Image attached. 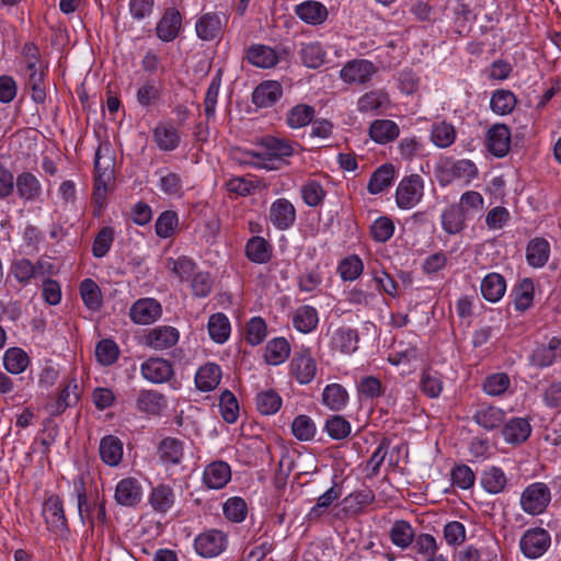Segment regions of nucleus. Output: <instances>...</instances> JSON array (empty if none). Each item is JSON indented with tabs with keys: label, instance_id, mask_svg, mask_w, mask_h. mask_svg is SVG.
<instances>
[{
	"label": "nucleus",
	"instance_id": "obj_57",
	"mask_svg": "<svg viewBox=\"0 0 561 561\" xmlns=\"http://www.w3.org/2000/svg\"><path fill=\"white\" fill-rule=\"evenodd\" d=\"M179 218L175 211L165 210L156 221V233L163 239L171 237L178 227Z\"/></svg>",
	"mask_w": 561,
	"mask_h": 561
},
{
	"label": "nucleus",
	"instance_id": "obj_59",
	"mask_svg": "<svg viewBox=\"0 0 561 561\" xmlns=\"http://www.w3.org/2000/svg\"><path fill=\"white\" fill-rule=\"evenodd\" d=\"M456 133L451 125L447 123H439L433 126L432 141L440 148H446L455 141Z\"/></svg>",
	"mask_w": 561,
	"mask_h": 561
},
{
	"label": "nucleus",
	"instance_id": "obj_27",
	"mask_svg": "<svg viewBox=\"0 0 561 561\" xmlns=\"http://www.w3.org/2000/svg\"><path fill=\"white\" fill-rule=\"evenodd\" d=\"M550 255V244L543 238L530 240L526 249V260L533 267H542Z\"/></svg>",
	"mask_w": 561,
	"mask_h": 561
},
{
	"label": "nucleus",
	"instance_id": "obj_7",
	"mask_svg": "<svg viewBox=\"0 0 561 561\" xmlns=\"http://www.w3.org/2000/svg\"><path fill=\"white\" fill-rule=\"evenodd\" d=\"M181 27L182 14L176 8L171 7L165 9L157 23L156 34L160 41L169 43L179 36Z\"/></svg>",
	"mask_w": 561,
	"mask_h": 561
},
{
	"label": "nucleus",
	"instance_id": "obj_25",
	"mask_svg": "<svg viewBox=\"0 0 561 561\" xmlns=\"http://www.w3.org/2000/svg\"><path fill=\"white\" fill-rule=\"evenodd\" d=\"M220 380L221 368L214 363L202 366L195 375L196 387L204 392L214 390L219 385Z\"/></svg>",
	"mask_w": 561,
	"mask_h": 561
},
{
	"label": "nucleus",
	"instance_id": "obj_44",
	"mask_svg": "<svg viewBox=\"0 0 561 561\" xmlns=\"http://www.w3.org/2000/svg\"><path fill=\"white\" fill-rule=\"evenodd\" d=\"M80 295L84 305L90 310H99L102 305V294L99 285L91 278H85L80 284Z\"/></svg>",
	"mask_w": 561,
	"mask_h": 561
},
{
	"label": "nucleus",
	"instance_id": "obj_53",
	"mask_svg": "<svg viewBox=\"0 0 561 561\" xmlns=\"http://www.w3.org/2000/svg\"><path fill=\"white\" fill-rule=\"evenodd\" d=\"M328 435L336 440L346 438L351 433V424L342 415H333L325 421Z\"/></svg>",
	"mask_w": 561,
	"mask_h": 561
},
{
	"label": "nucleus",
	"instance_id": "obj_62",
	"mask_svg": "<svg viewBox=\"0 0 561 561\" xmlns=\"http://www.w3.org/2000/svg\"><path fill=\"white\" fill-rule=\"evenodd\" d=\"M161 89L153 80L146 81L137 90V102L142 106H151L160 99Z\"/></svg>",
	"mask_w": 561,
	"mask_h": 561
},
{
	"label": "nucleus",
	"instance_id": "obj_61",
	"mask_svg": "<svg viewBox=\"0 0 561 561\" xmlns=\"http://www.w3.org/2000/svg\"><path fill=\"white\" fill-rule=\"evenodd\" d=\"M247 513V503L241 497H230L224 505V514L231 522L240 523L244 520Z\"/></svg>",
	"mask_w": 561,
	"mask_h": 561
},
{
	"label": "nucleus",
	"instance_id": "obj_37",
	"mask_svg": "<svg viewBox=\"0 0 561 561\" xmlns=\"http://www.w3.org/2000/svg\"><path fill=\"white\" fill-rule=\"evenodd\" d=\"M318 312L311 306L299 307L293 318L294 327L302 333H309L313 331L318 324Z\"/></svg>",
	"mask_w": 561,
	"mask_h": 561
},
{
	"label": "nucleus",
	"instance_id": "obj_4",
	"mask_svg": "<svg viewBox=\"0 0 561 561\" xmlns=\"http://www.w3.org/2000/svg\"><path fill=\"white\" fill-rule=\"evenodd\" d=\"M290 369L297 381L301 385L310 383L317 373V363L310 348L301 347L294 353Z\"/></svg>",
	"mask_w": 561,
	"mask_h": 561
},
{
	"label": "nucleus",
	"instance_id": "obj_46",
	"mask_svg": "<svg viewBox=\"0 0 561 561\" xmlns=\"http://www.w3.org/2000/svg\"><path fill=\"white\" fill-rule=\"evenodd\" d=\"M153 137L161 150L171 151L179 146L180 137L172 126L159 125L153 130Z\"/></svg>",
	"mask_w": 561,
	"mask_h": 561
},
{
	"label": "nucleus",
	"instance_id": "obj_43",
	"mask_svg": "<svg viewBox=\"0 0 561 561\" xmlns=\"http://www.w3.org/2000/svg\"><path fill=\"white\" fill-rule=\"evenodd\" d=\"M481 484L489 493L497 494L504 490L506 485V477L502 469L491 467L483 471Z\"/></svg>",
	"mask_w": 561,
	"mask_h": 561
},
{
	"label": "nucleus",
	"instance_id": "obj_30",
	"mask_svg": "<svg viewBox=\"0 0 561 561\" xmlns=\"http://www.w3.org/2000/svg\"><path fill=\"white\" fill-rule=\"evenodd\" d=\"M505 289V279L502 275L497 273H490L482 279V296L491 302L500 300L503 297Z\"/></svg>",
	"mask_w": 561,
	"mask_h": 561
},
{
	"label": "nucleus",
	"instance_id": "obj_24",
	"mask_svg": "<svg viewBox=\"0 0 561 561\" xmlns=\"http://www.w3.org/2000/svg\"><path fill=\"white\" fill-rule=\"evenodd\" d=\"M79 400V392L77 383L67 385L59 396L46 403L45 409L49 413V415H59L61 414L68 407L76 404Z\"/></svg>",
	"mask_w": 561,
	"mask_h": 561
},
{
	"label": "nucleus",
	"instance_id": "obj_45",
	"mask_svg": "<svg viewBox=\"0 0 561 561\" xmlns=\"http://www.w3.org/2000/svg\"><path fill=\"white\" fill-rule=\"evenodd\" d=\"M517 103L516 96L508 90H496L491 98L490 106L492 111L500 115L511 113Z\"/></svg>",
	"mask_w": 561,
	"mask_h": 561
},
{
	"label": "nucleus",
	"instance_id": "obj_42",
	"mask_svg": "<svg viewBox=\"0 0 561 561\" xmlns=\"http://www.w3.org/2000/svg\"><path fill=\"white\" fill-rule=\"evenodd\" d=\"M28 363L27 354L19 347H11L4 353L3 364L5 369L11 374L16 375L24 371Z\"/></svg>",
	"mask_w": 561,
	"mask_h": 561
},
{
	"label": "nucleus",
	"instance_id": "obj_10",
	"mask_svg": "<svg viewBox=\"0 0 561 561\" xmlns=\"http://www.w3.org/2000/svg\"><path fill=\"white\" fill-rule=\"evenodd\" d=\"M43 515L51 531L62 533L68 529L64 505L59 496L51 495L44 502Z\"/></svg>",
	"mask_w": 561,
	"mask_h": 561
},
{
	"label": "nucleus",
	"instance_id": "obj_29",
	"mask_svg": "<svg viewBox=\"0 0 561 561\" xmlns=\"http://www.w3.org/2000/svg\"><path fill=\"white\" fill-rule=\"evenodd\" d=\"M296 14L309 24H321L328 18L327 8L318 1H305L297 5Z\"/></svg>",
	"mask_w": 561,
	"mask_h": 561
},
{
	"label": "nucleus",
	"instance_id": "obj_21",
	"mask_svg": "<svg viewBox=\"0 0 561 561\" xmlns=\"http://www.w3.org/2000/svg\"><path fill=\"white\" fill-rule=\"evenodd\" d=\"M99 451L104 463L115 467L123 458V443L114 435H106L100 442Z\"/></svg>",
	"mask_w": 561,
	"mask_h": 561
},
{
	"label": "nucleus",
	"instance_id": "obj_40",
	"mask_svg": "<svg viewBox=\"0 0 561 561\" xmlns=\"http://www.w3.org/2000/svg\"><path fill=\"white\" fill-rule=\"evenodd\" d=\"M415 537L414 529L409 522L396 520L390 529V539L392 543L399 548H408Z\"/></svg>",
	"mask_w": 561,
	"mask_h": 561
},
{
	"label": "nucleus",
	"instance_id": "obj_34",
	"mask_svg": "<svg viewBox=\"0 0 561 561\" xmlns=\"http://www.w3.org/2000/svg\"><path fill=\"white\" fill-rule=\"evenodd\" d=\"M473 420L483 428L490 431L499 427L504 421V412L496 407H481L473 415Z\"/></svg>",
	"mask_w": 561,
	"mask_h": 561
},
{
	"label": "nucleus",
	"instance_id": "obj_12",
	"mask_svg": "<svg viewBox=\"0 0 561 561\" xmlns=\"http://www.w3.org/2000/svg\"><path fill=\"white\" fill-rule=\"evenodd\" d=\"M511 147V131L503 124H495L488 130L486 148L495 157L506 156Z\"/></svg>",
	"mask_w": 561,
	"mask_h": 561
},
{
	"label": "nucleus",
	"instance_id": "obj_56",
	"mask_svg": "<svg viewBox=\"0 0 561 561\" xmlns=\"http://www.w3.org/2000/svg\"><path fill=\"white\" fill-rule=\"evenodd\" d=\"M167 267L179 276L181 280H188L195 274V263L187 256L168 259Z\"/></svg>",
	"mask_w": 561,
	"mask_h": 561
},
{
	"label": "nucleus",
	"instance_id": "obj_19",
	"mask_svg": "<svg viewBox=\"0 0 561 561\" xmlns=\"http://www.w3.org/2000/svg\"><path fill=\"white\" fill-rule=\"evenodd\" d=\"M282 93V85L277 81H265L254 89L252 101L259 107H270L278 101Z\"/></svg>",
	"mask_w": 561,
	"mask_h": 561
},
{
	"label": "nucleus",
	"instance_id": "obj_58",
	"mask_svg": "<svg viewBox=\"0 0 561 561\" xmlns=\"http://www.w3.org/2000/svg\"><path fill=\"white\" fill-rule=\"evenodd\" d=\"M219 407L221 410L222 419L227 423H233L237 421L239 415V404L231 391L226 390L221 393L219 399Z\"/></svg>",
	"mask_w": 561,
	"mask_h": 561
},
{
	"label": "nucleus",
	"instance_id": "obj_22",
	"mask_svg": "<svg viewBox=\"0 0 561 561\" xmlns=\"http://www.w3.org/2000/svg\"><path fill=\"white\" fill-rule=\"evenodd\" d=\"M160 461L165 465H178L183 458V443L173 437L163 438L157 449Z\"/></svg>",
	"mask_w": 561,
	"mask_h": 561
},
{
	"label": "nucleus",
	"instance_id": "obj_2",
	"mask_svg": "<svg viewBox=\"0 0 561 561\" xmlns=\"http://www.w3.org/2000/svg\"><path fill=\"white\" fill-rule=\"evenodd\" d=\"M424 183L419 174L404 176L396 191V202L401 209H411L423 197Z\"/></svg>",
	"mask_w": 561,
	"mask_h": 561
},
{
	"label": "nucleus",
	"instance_id": "obj_36",
	"mask_svg": "<svg viewBox=\"0 0 561 561\" xmlns=\"http://www.w3.org/2000/svg\"><path fill=\"white\" fill-rule=\"evenodd\" d=\"M357 332L350 328L337 329L332 337V346L345 354L355 352L357 350Z\"/></svg>",
	"mask_w": 561,
	"mask_h": 561
},
{
	"label": "nucleus",
	"instance_id": "obj_13",
	"mask_svg": "<svg viewBox=\"0 0 561 561\" xmlns=\"http://www.w3.org/2000/svg\"><path fill=\"white\" fill-rule=\"evenodd\" d=\"M179 331L170 325L157 327L149 331L145 336V343L147 346L163 351L174 346L179 341Z\"/></svg>",
	"mask_w": 561,
	"mask_h": 561
},
{
	"label": "nucleus",
	"instance_id": "obj_8",
	"mask_svg": "<svg viewBox=\"0 0 561 561\" xmlns=\"http://www.w3.org/2000/svg\"><path fill=\"white\" fill-rule=\"evenodd\" d=\"M260 145L264 149L263 152H248V154L262 161H272L290 157L294 153L293 145L289 141L276 137H264Z\"/></svg>",
	"mask_w": 561,
	"mask_h": 561
},
{
	"label": "nucleus",
	"instance_id": "obj_26",
	"mask_svg": "<svg viewBox=\"0 0 561 561\" xmlns=\"http://www.w3.org/2000/svg\"><path fill=\"white\" fill-rule=\"evenodd\" d=\"M502 433L507 443L519 444L529 437L531 427L528 420L514 417L504 425Z\"/></svg>",
	"mask_w": 561,
	"mask_h": 561
},
{
	"label": "nucleus",
	"instance_id": "obj_38",
	"mask_svg": "<svg viewBox=\"0 0 561 561\" xmlns=\"http://www.w3.org/2000/svg\"><path fill=\"white\" fill-rule=\"evenodd\" d=\"M247 58L249 62L260 68H271L277 62V56L274 50L263 45L251 46L248 49Z\"/></svg>",
	"mask_w": 561,
	"mask_h": 561
},
{
	"label": "nucleus",
	"instance_id": "obj_6",
	"mask_svg": "<svg viewBox=\"0 0 561 561\" xmlns=\"http://www.w3.org/2000/svg\"><path fill=\"white\" fill-rule=\"evenodd\" d=\"M227 539L224 533L211 529L201 534L195 539V550L205 558L220 554L226 548Z\"/></svg>",
	"mask_w": 561,
	"mask_h": 561
},
{
	"label": "nucleus",
	"instance_id": "obj_39",
	"mask_svg": "<svg viewBox=\"0 0 561 561\" xmlns=\"http://www.w3.org/2000/svg\"><path fill=\"white\" fill-rule=\"evenodd\" d=\"M374 500L375 494L369 489L355 491L343 499V510L346 511L347 513L357 514L365 506L373 503Z\"/></svg>",
	"mask_w": 561,
	"mask_h": 561
},
{
	"label": "nucleus",
	"instance_id": "obj_49",
	"mask_svg": "<svg viewBox=\"0 0 561 561\" xmlns=\"http://www.w3.org/2000/svg\"><path fill=\"white\" fill-rule=\"evenodd\" d=\"M256 407L262 414H275L282 407V398L275 390L262 391L256 397Z\"/></svg>",
	"mask_w": 561,
	"mask_h": 561
},
{
	"label": "nucleus",
	"instance_id": "obj_17",
	"mask_svg": "<svg viewBox=\"0 0 561 561\" xmlns=\"http://www.w3.org/2000/svg\"><path fill=\"white\" fill-rule=\"evenodd\" d=\"M296 219V211L293 204L285 199L279 198L275 201L270 209V220L280 230L289 228Z\"/></svg>",
	"mask_w": 561,
	"mask_h": 561
},
{
	"label": "nucleus",
	"instance_id": "obj_63",
	"mask_svg": "<svg viewBox=\"0 0 561 561\" xmlns=\"http://www.w3.org/2000/svg\"><path fill=\"white\" fill-rule=\"evenodd\" d=\"M421 390L430 398H437L443 390V382L436 371L424 370L420 381Z\"/></svg>",
	"mask_w": 561,
	"mask_h": 561
},
{
	"label": "nucleus",
	"instance_id": "obj_16",
	"mask_svg": "<svg viewBox=\"0 0 561 561\" xmlns=\"http://www.w3.org/2000/svg\"><path fill=\"white\" fill-rule=\"evenodd\" d=\"M141 496V485L135 478H125L116 485L115 500L121 505L134 506L140 502Z\"/></svg>",
	"mask_w": 561,
	"mask_h": 561
},
{
	"label": "nucleus",
	"instance_id": "obj_23",
	"mask_svg": "<svg viewBox=\"0 0 561 561\" xmlns=\"http://www.w3.org/2000/svg\"><path fill=\"white\" fill-rule=\"evenodd\" d=\"M16 192L25 202L36 201L42 194L38 179L31 172H22L15 181Z\"/></svg>",
	"mask_w": 561,
	"mask_h": 561
},
{
	"label": "nucleus",
	"instance_id": "obj_41",
	"mask_svg": "<svg viewBox=\"0 0 561 561\" xmlns=\"http://www.w3.org/2000/svg\"><path fill=\"white\" fill-rule=\"evenodd\" d=\"M245 253L254 263H266L271 259V247L264 238L252 237L245 245Z\"/></svg>",
	"mask_w": 561,
	"mask_h": 561
},
{
	"label": "nucleus",
	"instance_id": "obj_35",
	"mask_svg": "<svg viewBox=\"0 0 561 561\" xmlns=\"http://www.w3.org/2000/svg\"><path fill=\"white\" fill-rule=\"evenodd\" d=\"M290 353V346L286 339L277 337L270 341L265 347V360L270 365H278L285 362Z\"/></svg>",
	"mask_w": 561,
	"mask_h": 561
},
{
	"label": "nucleus",
	"instance_id": "obj_51",
	"mask_svg": "<svg viewBox=\"0 0 561 561\" xmlns=\"http://www.w3.org/2000/svg\"><path fill=\"white\" fill-rule=\"evenodd\" d=\"M300 58L305 66L318 68L324 62L325 54L319 43H309L302 45Z\"/></svg>",
	"mask_w": 561,
	"mask_h": 561
},
{
	"label": "nucleus",
	"instance_id": "obj_54",
	"mask_svg": "<svg viewBox=\"0 0 561 561\" xmlns=\"http://www.w3.org/2000/svg\"><path fill=\"white\" fill-rule=\"evenodd\" d=\"M174 502V494L169 486L160 485L153 489L150 503L152 507L161 513L167 512Z\"/></svg>",
	"mask_w": 561,
	"mask_h": 561
},
{
	"label": "nucleus",
	"instance_id": "obj_28",
	"mask_svg": "<svg viewBox=\"0 0 561 561\" xmlns=\"http://www.w3.org/2000/svg\"><path fill=\"white\" fill-rule=\"evenodd\" d=\"M136 407L141 412L158 415L165 407V399L162 393L156 390H141Z\"/></svg>",
	"mask_w": 561,
	"mask_h": 561
},
{
	"label": "nucleus",
	"instance_id": "obj_3",
	"mask_svg": "<svg viewBox=\"0 0 561 561\" xmlns=\"http://www.w3.org/2000/svg\"><path fill=\"white\" fill-rule=\"evenodd\" d=\"M550 534L540 527L526 530L519 540V548L528 559L541 557L550 547Z\"/></svg>",
	"mask_w": 561,
	"mask_h": 561
},
{
	"label": "nucleus",
	"instance_id": "obj_15",
	"mask_svg": "<svg viewBox=\"0 0 561 561\" xmlns=\"http://www.w3.org/2000/svg\"><path fill=\"white\" fill-rule=\"evenodd\" d=\"M375 66L368 60H353L341 70V78L348 83H365L375 72Z\"/></svg>",
	"mask_w": 561,
	"mask_h": 561
},
{
	"label": "nucleus",
	"instance_id": "obj_1",
	"mask_svg": "<svg viewBox=\"0 0 561 561\" xmlns=\"http://www.w3.org/2000/svg\"><path fill=\"white\" fill-rule=\"evenodd\" d=\"M551 501V492L547 484L534 482L529 484L520 495L522 510L533 516L546 511Z\"/></svg>",
	"mask_w": 561,
	"mask_h": 561
},
{
	"label": "nucleus",
	"instance_id": "obj_31",
	"mask_svg": "<svg viewBox=\"0 0 561 561\" xmlns=\"http://www.w3.org/2000/svg\"><path fill=\"white\" fill-rule=\"evenodd\" d=\"M369 136L378 144H386L399 136V127L393 121L377 119L369 127Z\"/></svg>",
	"mask_w": 561,
	"mask_h": 561
},
{
	"label": "nucleus",
	"instance_id": "obj_47",
	"mask_svg": "<svg viewBox=\"0 0 561 561\" xmlns=\"http://www.w3.org/2000/svg\"><path fill=\"white\" fill-rule=\"evenodd\" d=\"M208 332L217 343H224L230 334V322L224 313H215L208 320Z\"/></svg>",
	"mask_w": 561,
	"mask_h": 561
},
{
	"label": "nucleus",
	"instance_id": "obj_60",
	"mask_svg": "<svg viewBox=\"0 0 561 561\" xmlns=\"http://www.w3.org/2000/svg\"><path fill=\"white\" fill-rule=\"evenodd\" d=\"M114 240V229L112 227H104L96 234L93 245L92 253L95 257H103L110 251Z\"/></svg>",
	"mask_w": 561,
	"mask_h": 561
},
{
	"label": "nucleus",
	"instance_id": "obj_55",
	"mask_svg": "<svg viewBox=\"0 0 561 561\" xmlns=\"http://www.w3.org/2000/svg\"><path fill=\"white\" fill-rule=\"evenodd\" d=\"M291 432L299 440H310L314 437L316 425L307 415H298L291 424Z\"/></svg>",
	"mask_w": 561,
	"mask_h": 561
},
{
	"label": "nucleus",
	"instance_id": "obj_9",
	"mask_svg": "<svg viewBox=\"0 0 561 561\" xmlns=\"http://www.w3.org/2000/svg\"><path fill=\"white\" fill-rule=\"evenodd\" d=\"M140 373L145 379L152 383H162L173 376L172 364L160 357H150L140 366Z\"/></svg>",
	"mask_w": 561,
	"mask_h": 561
},
{
	"label": "nucleus",
	"instance_id": "obj_50",
	"mask_svg": "<svg viewBox=\"0 0 561 561\" xmlns=\"http://www.w3.org/2000/svg\"><path fill=\"white\" fill-rule=\"evenodd\" d=\"M341 490L335 485L331 486L323 494L318 497L317 504L308 513L309 520H316L320 518L325 510L341 496Z\"/></svg>",
	"mask_w": 561,
	"mask_h": 561
},
{
	"label": "nucleus",
	"instance_id": "obj_18",
	"mask_svg": "<svg viewBox=\"0 0 561 561\" xmlns=\"http://www.w3.org/2000/svg\"><path fill=\"white\" fill-rule=\"evenodd\" d=\"M231 479V470L225 461H214L208 465L203 474V480L209 489H221Z\"/></svg>",
	"mask_w": 561,
	"mask_h": 561
},
{
	"label": "nucleus",
	"instance_id": "obj_20",
	"mask_svg": "<svg viewBox=\"0 0 561 561\" xmlns=\"http://www.w3.org/2000/svg\"><path fill=\"white\" fill-rule=\"evenodd\" d=\"M468 217L466 209L453 204L442 214V227L449 234L459 233L465 229Z\"/></svg>",
	"mask_w": 561,
	"mask_h": 561
},
{
	"label": "nucleus",
	"instance_id": "obj_14",
	"mask_svg": "<svg viewBox=\"0 0 561 561\" xmlns=\"http://www.w3.org/2000/svg\"><path fill=\"white\" fill-rule=\"evenodd\" d=\"M76 492L78 497V512L81 517V519L84 518V513L87 515V518L90 520L91 525L93 526L95 523H99L100 525L106 524V510H105V503L100 502L94 505L93 508H90L87 506V495L83 482L80 481L79 485L76 483Z\"/></svg>",
	"mask_w": 561,
	"mask_h": 561
},
{
	"label": "nucleus",
	"instance_id": "obj_5",
	"mask_svg": "<svg viewBox=\"0 0 561 561\" xmlns=\"http://www.w3.org/2000/svg\"><path fill=\"white\" fill-rule=\"evenodd\" d=\"M227 20L225 15L216 12H207L202 14L195 24V31L198 38L210 42L220 37L224 25Z\"/></svg>",
	"mask_w": 561,
	"mask_h": 561
},
{
	"label": "nucleus",
	"instance_id": "obj_33",
	"mask_svg": "<svg viewBox=\"0 0 561 561\" xmlns=\"http://www.w3.org/2000/svg\"><path fill=\"white\" fill-rule=\"evenodd\" d=\"M394 176V167L390 163L379 167L370 176L367 190L370 194H379L388 187Z\"/></svg>",
	"mask_w": 561,
	"mask_h": 561
},
{
	"label": "nucleus",
	"instance_id": "obj_48",
	"mask_svg": "<svg viewBox=\"0 0 561 561\" xmlns=\"http://www.w3.org/2000/svg\"><path fill=\"white\" fill-rule=\"evenodd\" d=\"M314 117V108L307 104L294 106L287 114V124L291 128L307 126Z\"/></svg>",
	"mask_w": 561,
	"mask_h": 561
},
{
	"label": "nucleus",
	"instance_id": "obj_32",
	"mask_svg": "<svg viewBox=\"0 0 561 561\" xmlns=\"http://www.w3.org/2000/svg\"><path fill=\"white\" fill-rule=\"evenodd\" d=\"M348 394L340 383L328 385L322 393V403L332 411H341L347 403Z\"/></svg>",
	"mask_w": 561,
	"mask_h": 561
},
{
	"label": "nucleus",
	"instance_id": "obj_52",
	"mask_svg": "<svg viewBox=\"0 0 561 561\" xmlns=\"http://www.w3.org/2000/svg\"><path fill=\"white\" fill-rule=\"evenodd\" d=\"M389 103L388 95L379 91L365 93L357 102L358 111L363 113L377 112Z\"/></svg>",
	"mask_w": 561,
	"mask_h": 561
},
{
	"label": "nucleus",
	"instance_id": "obj_64",
	"mask_svg": "<svg viewBox=\"0 0 561 561\" xmlns=\"http://www.w3.org/2000/svg\"><path fill=\"white\" fill-rule=\"evenodd\" d=\"M363 262L357 255L344 259L339 265V272L343 280H355L363 273Z\"/></svg>",
	"mask_w": 561,
	"mask_h": 561
},
{
	"label": "nucleus",
	"instance_id": "obj_11",
	"mask_svg": "<svg viewBox=\"0 0 561 561\" xmlns=\"http://www.w3.org/2000/svg\"><path fill=\"white\" fill-rule=\"evenodd\" d=\"M161 305L153 298L137 300L130 308V319L137 324H150L161 316Z\"/></svg>",
	"mask_w": 561,
	"mask_h": 561
}]
</instances>
